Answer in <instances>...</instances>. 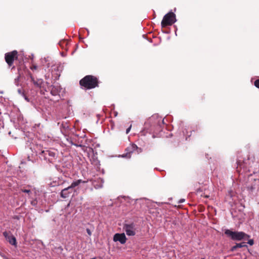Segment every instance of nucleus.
Wrapping results in <instances>:
<instances>
[{
  "mask_svg": "<svg viewBox=\"0 0 259 259\" xmlns=\"http://www.w3.org/2000/svg\"><path fill=\"white\" fill-rule=\"evenodd\" d=\"M238 248V246H237V244L234 246H233L231 248L232 251L235 250Z\"/></svg>",
  "mask_w": 259,
  "mask_h": 259,
  "instance_id": "a211bd4d",
  "label": "nucleus"
},
{
  "mask_svg": "<svg viewBox=\"0 0 259 259\" xmlns=\"http://www.w3.org/2000/svg\"><path fill=\"white\" fill-rule=\"evenodd\" d=\"M113 240L114 242L119 241L121 244L125 243L127 238L124 233H116L114 236Z\"/></svg>",
  "mask_w": 259,
  "mask_h": 259,
  "instance_id": "0eeeda50",
  "label": "nucleus"
},
{
  "mask_svg": "<svg viewBox=\"0 0 259 259\" xmlns=\"http://www.w3.org/2000/svg\"><path fill=\"white\" fill-rule=\"evenodd\" d=\"M25 100H26L27 101H28V99H27L26 97H25Z\"/></svg>",
  "mask_w": 259,
  "mask_h": 259,
  "instance_id": "b1692460",
  "label": "nucleus"
},
{
  "mask_svg": "<svg viewBox=\"0 0 259 259\" xmlns=\"http://www.w3.org/2000/svg\"><path fill=\"white\" fill-rule=\"evenodd\" d=\"M41 155L49 161H52L56 157V153L51 150H44L41 152Z\"/></svg>",
  "mask_w": 259,
  "mask_h": 259,
  "instance_id": "423d86ee",
  "label": "nucleus"
},
{
  "mask_svg": "<svg viewBox=\"0 0 259 259\" xmlns=\"http://www.w3.org/2000/svg\"><path fill=\"white\" fill-rule=\"evenodd\" d=\"M32 204H34V205H35V203L34 201H32Z\"/></svg>",
  "mask_w": 259,
  "mask_h": 259,
  "instance_id": "5701e85b",
  "label": "nucleus"
},
{
  "mask_svg": "<svg viewBox=\"0 0 259 259\" xmlns=\"http://www.w3.org/2000/svg\"><path fill=\"white\" fill-rule=\"evenodd\" d=\"M248 243L250 245H252L253 244V240L251 239V240H249L248 242Z\"/></svg>",
  "mask_w": 259,
  "mask_h": 259,
  "instance_id": "f3484780",
  "label": "nucleus"
},
{
  "mask_svg": "<svg viewBox=\"0 0 259 259\" xmlns=\"http://www.w3.org/2000/svg\"><path fill=\"white\" fill-rule=\"evenodd\" d=\"M237 246H238V248H241L244 246H246V245L245 244V243H237Z\"/></svg>",
  "mask_w": 259,
  "mask_h": 259,
  "instance_id": "ddd939ff",
  "label": "nucleus"
},
{
  "mask_svg": "<svg viewBox=\"0 0 259 259\" xmlns=\"http://www.w3.org/2000/svg\"><path fill=\"white\" fill-rule=\"evenodd\" d=\"M3 235L11 244L16 245V239L14 236L6 231L3 233Z\"/></svg>",
  "mask_w": 259,
  "mask_h": 259,
  "instance_id": "1a4fd4ad",
  "label": "nucleus"
},
{
  "mask_svg": "<svg viewBox=\"0 0 259 259\" xmlns=\"http://www.w3.org/2000/svg\"><path fill=\"white\" fill-rule=\"evenodd\" d=\"M137 148L138 147L136 144H131L126 149V151L127 152L125 154H123L122 157L130 158L131 157V153L135 151Z\"/></svg>",
  "mask_w": 259,
  "mask_h": 259,
  "instance_id": "6e6552de",
  "label": "nucleus"
},
{
  "mask_svg": "<svg viewBox=\"0 0 259 259\" xmlns=\"http://www.w3.org/2000/svg\"><path fill=\"white\" fill-rule=\"evenodd\" d=\"M130 130H131V126H130V127H128V128H127V129H126V134H128V132H130Z\"/></svg>",
  "mask_w": 259,
  "mask_h": 259,
  "instance_id": "aec40b11",
  "label": "nucleus"
},
{
  "mask_svg": "<svg viewBox=\"0 0 259 259\" xmlns=\"http://www.w3.org/2000/svg\"><path fill=\"white\" fill-rule=\"evenodd\" d=\"M184 201V199H181L180 201H179V202L180 203H182Z\"/></svg>",
  "mask_w": 259,
  "mask_h": 259,
  "instance_id": "4be33fe9",
  "label": "nucleus"
},
{
  "mask_svg": "<svg viewBox=\"0 0 259 259\" xmlns=\"http://www.w3.org/2000/svg\"><path fill=\"white\" fill-rule=\"evenodd\" d=\"M37 68V66L36 65H32L30 68L31 70H36Z\"/></svg>",
  "mask_w": 259,
  "mask_h": 259,
  "instance_id": "dca6fc26",
  "label": "nucleus"
},
{
  "mask_svg": "<svg viewBox=\"0 0 259 259\" xmlns=\"http://www.w3.org/2000/svg\"><path fill=\"white\" fill-rule=\"evenodd\" d=\"M128 236H134L136 234V228L134 224H125L123 228Z\"/></svg>",
  "mask_w": 259,
  "mask_h": 259,
  "instance_id": "39448f33",
  "label": "nucleus"
},
{
  "mask_svg": "<svg viewBox=\"0 0 259 259\" xmlns=\"http://www.w3.org/2000/svg\"><path fill=\"white\" fill-rule=\"evenodd\" d=\"M81 183H85V182L82 181L81 180H77L73 182L69 187L73 191V188L78 186Z\"/></svg>",
  "mask_w": 259,
  "mask_h": 259,
  "instance_id": "9b49d317",
  "label": "nucleus"
},
{
  "mask_svg": "<svg viewBox=\"0 0 259 259\" xmlns=\"http://www.w3.org/2000/svg\"><path fill=\"white\" fill-rule=\"evenodd\" d=\"M18 92H19V93H21V91H20V90H18Z\"/></svg>",
  "mask_w": 259,
  "mask_h": 259,
  "instance_id": "393cba45",
  "label": "nucleus"
},
{
  "mask_svg": "<svg viewBox=\"0 0 259 259\" xmlns=\"http://www.w3.org/2000/svg\"><path fill=\"white\" fill-rule=\"evenodd\" d=\"M72 192L73 190L68 186L61 191L60 195L61 197L66 198L68 197Z\"/></svg>",
  "mask_w": 259,
  "mask_h": 259,
  "instance_id": "9d476101",
  "label": "nucleus"
},
{
  "mask_svg": "<svg viewBox=\"0 0 259 259\" xmlns=\"http://www.w3.org/2000/svg\"><path fill=\"white\" fill-rule=\"evenodd\" d=\"M176 21V16L172 12H169L166 14L163 17L161 21V26L166 27L168 25H171Z\"/></svg>",
  "mask_w": 259,
  "mask_h": 259,
  "instance_id": "7ed1b4c3",
  "label": "nucleus"
},
{
  "mask_svg": "<svg viewBox=\"0 0 259 259\" xmlns=\"http://www.w3.org/2000/svg\"><path fill=\"white\" fill-rule=\"evenodd\" d=\"M18 52L16 51L7 53L5 54V60L8 65L11 66L14 62V61L17 58Z\"/></svg>",
  "mask_w": 259,
  "mask_h": 259,
  "instance_id": "20e7f679",
  "label": "nucleus"
},
{
  "mask_svg": "<svg viewBox=\"0 0 259 259\" xmlns=\"http://www.w3.org/2000/svg\"><path fill=\"white\" fill-rule=\"evenodd\" d=\"M31 80L33 81V83L38 88L41 87L43 82L42 79H37V80H35L32 77Z\"/></svg>",
  "mask_w": 259,
  "mask_h": 259,
  "instance_id": "f8f14e48",
  "label": "nucleus"
},
{
  "mask_svg": "<svg viewBox=\"0 0 259 259\" xmlns=\"http://www.w3.org/2000/svg\"><path fill=\"white\" fill-rule=\"evenodd\" d=\"M254 85L256 87L259 88V79H257L255 81Z\"/></svg>",
  "mask_w": 259,
  "mask_h": 259,
  "instance_id": "2eb2a0df",
  "label": "nucleus"
},
{
  "mask_svg": "<svg viewBox=\"0 0 259 259\" xmlns=\"http://www.w3.org/2000/svg\"><path fill=\"white\" fill-rule=\"evenodd\" d=\"M87 232L88 233V234L91 236L92 235V232L91 231V230L89 229H87Z\"/></svg>",
  "mask_w": 259,
  "mask_h": 259,
  "instance_id": "6ab92c4d",
  "label": "nucleus"
},
{
  "mask_svg": "<svg viewBox=\"0 0 259 259\" xmlns=\"http://www.w3.org/2000/svg\"><path fill=\"white\" fill-rule=\"evenodd\" d=\"M80 84L86 89H91L98 85V80L93 76L87 75L80 80Z\"/></svg>",
  "mask_w": 259,
  "mask_h": 259,
  "instance_id": "f257e3e1",
  "label": "nucleus"
},
{
  "mask_svg": "<svg viewBox=\"0 0 259 259\" xmlns=\"http://www.w3.org/2000/svg\"><path fill=\"white\" fill-rule=\"evenodd\" d=\"M237 165H238V166H237V168H238L239 166H241V164L240 163V162H239V161L237 162Z\"/></svg>",
  "mask_w": 259,
  "mask_h": 259,
  "instance_id": "412c9836",
  "label": "nucleus"
},
{
  "mask_svg": "<svg viewBox=\"0 0 259 259\" xmlns=\"http://www.w3.org/2000/svg\"><path fill=\"white\" fill-rule=\"evenodd\" d=\"M201 259H204V258H202Z\"/></svg>",
  "mask_w": 259,
  "mask_h": 259,
  "instance_id": "a878e982",
  "label": "nucleus"
},
{
  "mask_svg": "<svg viewBox=\"0 0 259 259\" xmlns=\"http://www.w3.org/2000/svg\"><path fill=\"white\" fill-rule=\"evenodd\" d=\"M225 234L234 240L239 241L249 237L243 232H233L229 229L225 230Z\"/></svg>",
  "mask_w": 259,
  "mask_h": 259,
  "instance_id": "f03ea898",
  "label": "nucleus"
},
{
  "mask_svg": "<svg viewBox=\"0 0 259 259\" xmlns=\"http://www.w3.org/2000/svg\"><path fill=\"white\" fill-rule=\"evenodd\" d=\"M21 191L23 192L27 193L29 196H30V194L31 193V191L30 190L23 189H22Z\"/></svg>",
  "mask_w": 259,
  "mask_h": 259,
  "instance_id": "4468645a",
  "label": "nucleus"
}]
</instances>
